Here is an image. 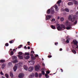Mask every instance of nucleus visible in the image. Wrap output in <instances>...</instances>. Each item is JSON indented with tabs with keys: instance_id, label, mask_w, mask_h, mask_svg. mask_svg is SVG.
I'll list each match as a JSON object with an SVG mask.
<instances>
[{
	"instance_id": "1",
	"label": "nucleus",
	"mask_w": 78,
	"mask_h": 78,
	"mask_svg": "<svg viewBox=\"0 0 78 78\" xmlns=\"http://www.w3.org/2000/svg\"><path fill=\"white\" fill-rule=\"evenodd\" d=\"M57 28L58 31L60 30H64L66 29V27L63 24H61V26H59V24H57Z\"/></svg>"
},
{
	"instance_id": "2",
	"label": "nucleus",
	"mask_w": 78,
	"mask_h": 78,
	"mask_svg": "<svg viewBox=\"0 0 78 78\" xmlns=\"http://www.w3.org/2000/svg\"><path fill=\"white\" fill-rule=\"evenodd\" d=\"M68 19L69 21H71L72 22H73L75 20V22H74V24H76L77 23V20H75V17H72L71 15H69L68 17Z\"/></svg>"
},
{
	"instance_id": "3",
	"label": "nucleus",
	"mask_w": 78,
	"mask_h": 78,
	"mask_svg": "<svg viewBox=\"0 0 78 78\" xmlns=\"http://www.w3.org/2000/svg\"><path fill=\"white\" fill-rule=\"evenodd\" d=\"M65 25L66 26H67L66 27V29L69 30H71V28H72V27H71V25L70 24V23L69 22L67 21H66V23H65Z\"/></svg>"
},
{
	"instance_id": "4",
	"label": "nucleus",
	"mask_w": 78,
	"mask_h": 78,
	"mask_svg": "<svg viewBox=\"0 0 78 78\" xmlns=\"http://www.w3.org/2000/svg\"><path fill=\"white\" fill-rule=\"evenodd\" d=\"M12 59L13 60L12 62L13 63H17V62H18V60H17V57L16 56H12Z\"/></svg>"
},
{
	"instance_id": "5",
	"label": "nucleus",
	"mask_w": 78,
	"mask_h": 78,
	"mask_svg": "<svg viewBox=\"0 0 78 78\" xmlns=\"http://www.w3.org/2000/svg\"><path fill=\"white\" fill-rule=\"evenodd\" d=\"M31 60L30 61V62H32V64H34V59H36V57L34 56H33V57H31Z\"/></svg>"
},
{
	"instance_id": "6",
	"label": "nucleus",
	"mask_w": 78,
	"mask_h": 78,
	"mask_svg": "<svg viewBox=\"0 0 78 78\" xmlns=\"http://www.w3.org/2000/svg\"><path fill=\"white\" fill-rule=\"evenodd\" d=\"M24 76V74L22 73H20L19 75V78H23V77Z\"/></svg>"
},
{
	"instance_id": "7",
	"label": "nucleus",
	"mask_w": 78,
	"mask_h": 78,
	"mask_svg": "<svg viewBox=\"0 0 78 78\" xmlns=\"http://www.w3.org/2000/svg\"><path fill=\"white\" fill-rule=\"evenodd\" d=\"M40 66H37L35 67V70L36 71H39L40 70Z\"/></svg>"
},
{
	"instance_id": "8",
	"label": "nucleus",
	"mask_w": 78,
	"mask_h": 78,
	"mask_svg": "<svg viewBox=\"0 0 78 78\" xmlns=\"http://www.w3.org/2000/svg\"><path fill=\"white\" fill-rule=\"evenodd\" d=\"M33 69H34V67L33 66H31L28 69V70L30 72H32L33 70Z\"/></svg>"
},
{
	"instance_id": "9",
	"label": "nucleus",
	"mask_w": 78,
	"mask_h": 78,
	"mask_svg": "<svg viewBox=\"0 0 78 78\" xmlns=\"http://www.w3.org/2000/svg\"><path fill=\"white\" fill-rule=\"evenodd\" d=\"M19 59H23V57L20 55H18Z\"/></svg>"
},
{
	"instance_id": "10",
	"label": "nucleus",
	"mask_w": 78,
	"mask_h": 78,
	"mask_svg": "<svg viewBox=\"0 0 78 78\" xmlns=\"http://www.w3.org/2000/svg\"><path fill=\"white\" fill-rule=\"evenodd\" d=\"M51 18V16L47 15L46 16V20H49V19Z\"/></svg>"
},
{
	"instance_id": "11",
	"label": "nucleus",
	"mask_w": 78,
	"mask_h": 78,
	"mask_svg": "<svg viewBox=\"0 0 78 78\" xmlns=\"http://www.w3.org/2000/svg\"><path fill=\"white\" fill-rule=\"evenodd\" d=\"M73 42L74 43V45H76V46H77V44H78V41H77L74 40L73 41Z\"/></svg>"
},
{
	"instance_id": "12",
	"label": "nucleus",
	"mask_w": 78,
	"mask_h": 78,
	"mask_svg": "<svg viewBox=\"0 0 78 78\" xmlns=\"http://www.w3.org/2000/svg\"><path fill=\"white\" fill-rule=\"evenodd\" d=\"M17 66H14L13 67V70L14 72H16V70H17Z\"/></svg>"
},
{
	"instance_id": "13",
	"label": "nucleus",
	"mask_w": 78,
	"mask_h": 78,
	"mask_svg": "<svg viewBox=\"0 0 78 78\" xmlns=\"http://www.w3.org/2000/svg\"><path fill=\"white\" fill-rule=\"evenodd\" d=\"M23 68L25 70H28V67L25 65L24 66Z\"/></svg>"
},
{
	"instance_id": "14",
	"label": "nucleus",
	"mask_w": 78,
	"mask_h": 78,
	"mask_svg": "<svg viewBox=\"0 0 78 78\" xmlns=\"http://www.w3.org/2000/svg\"><path fill=\"white\" fill-rule=\"evenodd\" d=\"M51 27L52 28V29H53V30H55V29H56V27L53 25H51Z\"/></svg>"
},
{
	"instance_id": "15",
	"label": "nucleus",
	"mask_w": 78,
	"mask_h": 78,
	"mask_svg": "<svg viewBox=\"0 0 78 78\" xmlns=\"http://www.w3.org/2000/svg\"><path fill=\"white\" fill-rule=\"evenodd\" d=\"M66 42L67 43H69V38L68 37H66Z\"/></svg>"
},
{
	"instance_id": "16",
	"label": "nucleus",
	"mask_w": 78,
	"mask_h": 78,
	"mask_svg": "<svg viewBox=\"0 0 78 78\" xmlns=\"http://www.w3.org/2000/svg\"><path fill=\"white\" fill-rule=\"evenodd\" d=\"M55 9L56 11H57H57H58V10H59V9H58V6H55Z\"/></svg>"
},
{
	"instance_id": "17",
	"label": "nucleus",
	"mask_w": 78,
	"mask_h": 78,
	"mask_svg": "<svg viewBox=\"0 0 78 78\" xmlns=\"http://www.w3.org/2000/svg\"><path fill=\"white\" fill-rule=\"evenodd\" d=\"M34 76V73H32V75L30 76V78H33Z\"/></svg>"
},
{
	"instance_id": "18",
	"label": "nucleus",
	"mask_w": 78,
	"mask_h": 78,
	"mask_svg": "<svg viewBox=\"0 0 78 78\" xmlns=\"http://www.w3.org/2000/svg\"><path fill=\"white\" fill-rule=\"evenodd\" d=\"M72 51L73 53H74V54H76V51H75V50H72Z\"/></svg>"
},
{
	"instance_id": "19",
	"label": "nucleus",
	"mask_w": 78,
	"mask_h": 78,
	"mask_svg": "<svg viewBox=\"0 0 78 78\" xmlns=\"http://www.w3.org/2000/svg\"><path fill=\"white\" fill-rule=\"evenodd\" d=\"M10 76L12 78H13V74L12 72H10Z\"/></svg>"
},
{
	"instance_id": "20",
	"label": "nucleus",
	"mask_w": 78,
	"mask_h": 78,
	"mask_svg": "<svg viewBox=\"0 0 78 78\" xmlns=\"http://www.w3.org/2000/svg\"><path fill=\"white\" fill-rule=\"evenodd\" d=\"M68 5H73V2H69L68 3Z\"/></svg>"
},
{
	"instance_id": "21",
	"label": "nucleus",
	"mask_w": 78,
	"mask_h": 78,
	"mask_svg": "<svg viewBox=\"0 0 78 78\" xmlns=\"http://www.w3.org/2000/svg\"><path fill=\"white\" fill-rule=\"evenodd\" d=\"M30 58V56H27L25 57V59H29Z\"/></svg>"
},
{
	"instance_id": "22",
	"label": "nucleus",
	"mask_w": 78,
	"mask_h": 78,
	"mask_svg": "<svg viewBox=\"0 0 78 78\" xmlns=\"http://www.w3.org/2000/svg\"><path fill=\"white\" fill-rule=\"evenodd\" d=\"M51 14H53L55 13V11L54 10H51Z\"/></svg>"
},
{
	"instance_id": "23",
	"label": "nucleus",
	"mask_w": 78,
	"mask_h": 78,
	"mask_svg": "<svg viewBox=\"0 0 78 78\" xmlns=\"http://www.w3.org/2000/svg\"><path fill=\"white\" fill-rule=\"evenodd\" d=\"M65 11L66 12H69V10L68 9L66 8L65 9Z\"/></svg>"
},
{
	"instance_id": "24",
	"label": "nucleus",
	"mask_w": 78,
	"mask_h": 78,
	"mask_svg": "<svg viewBox=\"0 0 78 78\" xmlns=\"http://www.w3.org/2000/svg\"><path fill=\"white\" fill-rule=\"evenodd\" d=\"M47 14H50V9H49L47 11Z\"/></svg>"
},
{
	"instance_id": "25",
	"label": "nucleus",
	"mask_w": 78,
	"mask_h": 78,
	"mask_svg": "<svg viewBox=\"0 0 78 78\" xmlns=\"http://www.w3.org/2000/svg\"><path fill=\"white\" fill-rule=\"evenodd\" d=\"M14 41V40H12L11 41H9V43H10V44H12V43H13Z\"/></svg>"
},
{
	"instance_id": "26",
	"label": "nucleus",
	"mask_w": 78,
	"mask_h": 78,
	"mask_svg": "<svg viewBox=\"0 0 78 78\" xmlns=\"http://www.w3.org/2000/svg\"><path fill=\"white\" fill-rule=\"evenodd\" d=\"M61 2H62L61 0H59L57 2V4H60V3H61Z\"/></svg>"
},
{
	"instance_id": "27",
	"label": "nucleus",
	"mask_w": 78,
	"mask_h": 78,
	"mask_svg": "<svg viewBox=\"0 0 78 78\" xmlns=\"http://www.w3.org/2000/svg\"><path fill=\"white\" fill-rule=\"evenodd\" d=\"M64 20V19L63 17L61 18H60V21L61 22H62Z\"/></svg>"
},
{
	"instance_id": "28",
	"label": "nucleus",
	"mask_w": 78,
	"mask_h": 78,
	"mask_svg": "<svg viewBox=\"0 0 78 78\" xmlns=\"http://www.w3.org/2000/svg\"><path fill=\"white\" fill-rule=\"evenodd\" d=\"M8 66H11L12 65V63L11 62H9L8 64Z\"/></svg>"
},
{
	"instance_id": "29",
	"label": "nucleus",
	"mask_w": 78,
	"mask_h": 78,
	"mask_svg": "<svg viewBox=\"0 0 78 78\" xmlns=\"http://www.w3.org/2000/svg\"><path fill=\"white\" fill-rule=\"evenodd\" d=\"M18 54L20 55H22V52L20 51L18 53Z\"/></svg>"
},
{
	"instance_id": "30",
	"label": "nucleus",
	"mask_w": 78,
	"mask_h": 78,
	"mask_svg": "<svg viewBox=\"0 0 78 78\" xmlns=\"http://www.w3.org/2000/svg\"><path fill=\"white\" fill-rule=\"evenodd\" d=\"M0 62H5V60H1L0 61Z\"/></svg>"
},
{
	"instance_id": "31",
	"label": "nucleus",
	"mask_w": 78,
	"mask_h": 78,
	"mask_svg": "<svg viewBox=\"0 0 78 78\" xmlns=\"http://www.w3.org/2000/svg\"><path fill=\"white\" fill-rule=\"evenodd\" d=\"M5 76L6 77H7V78H8V77H9V75H8V74H5Z\"/></svg>"
},
{
	"instance_id": "32",
	"label": "nucleus",
	"mask_w": 78,
	"mask_h": 78,
	"mask_svg": "<svg viewBox=\"0 0 78 78\" xmlns=\"http://www.w3.org/2000/svg\"><path fill=\"white\" fill-rule=\"evenodd\" d=\"M5 64H4L2 65V69H3L5 68Z\"/></svg>"
},
{
	"instance_id": "33",
	"label": "nucleus",
	"mask_w": 78,
	"mask_h": 78,
	"mask_svg": "<svg viewBox=\"0 0 78 78\" xmlns=\"http://www.w3.org/2000/svg\"><path fill=\"white\" fill-rule=\"evenodd\" d=\"M35 77H38V74L37 73H35Z\"/></svg>"
},
{
	"instance_id": "34",
	"label": "nucleus",
	"mask_w": 78,
	"mask_h": 78,
	"mask_svg": "<svg viewBox=\"0 0 78 78\" xmlns=\"http://www.w3.org/2000/svg\"><path fill=\"white\" fill-rule=\"evenodd\" d=\"M25 55H30V54L28 52H26Z\"/></svg>"
},
{
	"instance_id": "35",
	"label": "nucleus",
	"mask_w": 78,
	"mask_h": 78,
	"mask_svg": "<svg viewBox=\"0 0 78 78\" xmlns=\"http://www.w3.org/2000/svg\"><path fill=\"white\" fill-rule=\"evenodd\" d=\"M45 76L46 78H48V74H46Z\"/></svg>"
},
{
	"instance_id": "36",
	"label": "nucleus",
	"mask_w": 78,
	"mask_h": 78,
	"mask_svg": "<svg viewBox=\"0 0 78 78\" xmlns=\"http://www.w3.org/2000/svg\"><path fill=\"white\" fill-rule=\"evenodd\" d=\"M54 21H55V19L54 18L52 19L51 20V22H54Z\"/></svg>"
},
{
	"instance_id": "37",
	"label": "nucleus",
	"mask_w": 78,
	"mask_h": 78,
	"mask_svg": "<svg viewBox=\"0 0 78 78\" xmlns=\"http://www.w3.org/2000/svg\"><path fill=\"white\" fill-rule=\"evenodd\" d=\"M42 75H45V72H44V71H42Z\"/></svg>"
},
{
	"instance_id": "38",
	"label": "nucleus",
	"mask_w": 78,
	"mask_h": 78,
	"mask_svg": "<svg viewBox=\"0 0 78 78\" xmlns=\"http://www.w3.org/2000/svg\"><path fill=\"white\" fill-rule=\"evenodd\" d=\"M22 47V45H20L19 46H18V48H20Z\"/></svg>"
},
{
	"instance_id": "39",
	"label": "nucleus",
	"mask_w": 78,
	"mask_h": 78,
	"mask_svg": "<svg viewBox=\"0 0 78 78\" xmlns=\"http://www.w3.org/2000/svg\"><path fill=\"white\" fill-rule=\"evenodd\" d=\"M10 53L11 55H14V52H13V51H11Z\"/></svg>"
},
{
	"instance_id": "40",
	"label": "nucleus",
	"mask_w": 78,
	"mask_h": 78,
	"mask_svg": "<svg viewBox=\"0 0 78 78\" xmlns=\"http://www.w3.org/2000/svg\"><path fill=\"white\" fill-rule=\"evenodd\" d=\"M41 76H42V74L40 73L39 74V78H40V77H41Z\"/></svg>"
},
{
	"instance_id": "41",
	"label": "nucleus",
	"mask_w": 78,
	"mask_h": 78,
	"mask_svg": "<svg viewBox=\"0 0 78 78\" xmlns=\"http://www.w3.org/2000/svg\"><path fill=\"white\" fill-rule=\"evenodd\" d=\"M5 45L6 46H9V44L8 43H6L5 44Z\"/></svg>"
},
{
	"instance_id": "42",
	"label": "nucleus",
	"mask_w": 78,
	"mask_h": 78,
	"mask_svg": "<svg viewBox=\"0 0 78 78\" xmlns=\"http://www.w3.org/2000/svg\"><path fill=\"white\" fill-rule=\"evenodd\" d=\"M74 3H75V5H78V2H77L76 1H75Z\"/></svg>"
},
{
	"instance_id": "43",
	"label": "nucleus",
	"mask_w": 78,
	"mask_h": 78,
	"mask_svg": "<svg viewBox=\"0 0 78 78\" xmlns=\"http://www.w3.org/2000/svg\"><path fill=\"white\" fill-rule=\"evenodd\" d=\"M31 53H33V54H34V52L33 51H31Z\"/></svg>"
},
{
	"instance_id": "44",
	"label": "nucleus",
	"mask_w": 78,
	"mask_h": 78,
	"mask_svg": "<svg viewBox=\"0 0 78 78\" xmlns=\"http://www.w3.org/2000/svg\"><path fill=\"white\" fill-rule=\"evenodd\" d=\"M46 74H49L50 73V72L48 71H46Z\"/></svg>"
},
{
	"instance_id": "45",
	"label": "nucleus",
	"mask_w": 78,
	"mask_h": 78,
	"mask_svg": "<svg viewBox=\"0 0 78 78\" xmlns=\"http://www.w3.org/2000/svg\"><path fill=\"white\" fill-rule=\"evenodd\" d=\"M48 58H51L52 57V56L51 55H48Z\"/></svg>"
},
{
	"instance_id": "46",
	"label": "nucleus",
	"mask_w": 78,
	"mask_h": 78,
	"mask_svg": "<svg viewBox=\"0 0 78 78\" xmlns=\"http://www.w3.org/2000/svg\"><path fill=\"white\" fill-rule=\"evenodd\" d=\"M58 43L57 42L56 43L55 42V45H58Z\"/></svg>"
},
{
	"instance_id": "47",
	"label": "nucleus",
	"mask_w": 78,
	"mask_h": 78,
	"mask_svg": "<svg viewBox=\"0 0 78 78\" xmlns=\"http://www.w3.org/2000/svg\"><path fill=\"white\" fill-rule=\"evenodd\" d=\"M1 75H3V72H2V71H1Z\"/></svg>"
},
{
	"instance_id": "48",
	"label": "nucleus",
	"mask_w": 78,
	"mask_h": 78,
	"mask_svg": "<svg viewBox=\"0 0 78 78\" xmlns=\"http://www.w3.org/2000/svg\"><path fill=\"white\" fill-rule=\"evenodd\" d=\"M27 49H30V47L29 46H28L27 47Z\"/></svg>"
},
{
	"instance_id": "49",
	"label": "nucleus",
	"mask_w": 78,
	"mask_h": 78,
	"mask_svg": "<svg viewBox=\"0 0 78 78\" xmlns=\"http://www.w3.org/2000/svg\"><path fill=\"white\" fill-rule=\"evenodd\" d=\"M30 55L31 57H33V54H30Z\"/></svg>"
},
{
	"instance_id": "50",
	"label": "nucleus",
	"mask_w": 78,
	"mask_h": 78,
	"mask_svg": "<svg viewBox=\"0 0 78 78\" xmlns=\"http://www.w3.org/2000/svg\"><path fill=\"white\" fill-rule=\"evenodd\" d=\"M13 51H16V49H14L13 50Z\"/></svg>"
},
{
	"instance_id": "51",
	"label": "nucleus",
	"mask_w": 78,
	"mask_h": 78,
	"mask_svg": "<svg viewBox=\"0 0 78 78\" xmlns=\"http://www.w3.org/2000/svg\"><path fill=\"white\" fill-rule=\"evenodd\" d=\"M24 48H26V49H27V47H26V46H24Z\"/></svg>"
},
{
	"instance_id": "52",
	"label": "nucleus",
	"mask_w": 78,
	"mask_h": 78,
	"mask_svg": "<svg viewBox=\"0 0 78 78\" xmlns=\"http://www.w3.org/2000/svg\"><path fill=\"white\" fill-rule=\"evenodd\" d=\"M62 72H63V70L62 69H60Z\"/></svg>"
},
{
	"instance_id": "53",
	"label": "nucleus",
	"mask_w": 78,
	"mask_h": 78,
	"mask_svg": "<svg viewBox=\"0 0 78 78\" xmlns=\"http://www.w3.org/2000/svg\"><path fill=\"white\" fill-rule=\"evenodd\" d=\"M35 58L36 57H38V55H35Z\"/></svg>"
},
{
	"instance_id": "54",
	"label": "nucleus",
	"mask_w": 78,
	"mask_h": 78,
	"mask_svg": "<svg viewBox=\"0 0 78 78\" xmlns=\"http://www.w3.org/2000/svg\"><path fill=\"white\" fill-rule=\"evenodd\" d=\"M62 49L61 48L60 49V51H62Z\"/></svg>"
},
{
	"instance_id": "55",
	"label": "nucleus",
	"mask_w": 78,
	"mask_h": 78,
	"mask_svg": "<svg viewBox=\"0 0 78 78\" xmlns=\"http://www.w3.org/2000/svg\"><path fill=\"white\" fill-rule=\"evenodd\" d=\"M27 44H30V41H28L27 42Z\"/></svg>"
},
{
	"instance_id": "56",
	"label": "nucleus",
	"mask_w": 78,
	"mask_h": 78,
	"mask_svg": "<svg viewBox=\"0 0 78 78\" xmlns=\"http://www.w3.org/2000/svg\"><path fill=\"white\" fill-rule=\"evenodd\" d=\"M42 65L44 66H45V64H44V63H43Z\"/></svg>"
},
{
	"instance_id": "57",
	"label": "nucleus",
	"mask_w": 78,
	"mask_h": 78,
	"mask_svg": "<svg viewBox=\"0 0 78 78\" xmlns=\"http://www.w3.org/2000/svg\"><path fill=\"white\" fill-rule=\"evenodd\" d=\"M58 19H59V17H58Z\"/></svg>"
},
{
	"instance_id": "58",
	"label": "nucleus",
	"mask_w": 78,
	"mask_h": 78,
	"mask_svg": "<svg viewBox=\"0 0 78 78\" xmlns=\"http://www.w3.org/2000/svg\"><path fill=\"white\" fill-rule=\"evenodd\" d=\"M49 55H51V53L49 52Z\"/></svg>"
},
{
	"instance_id": "59",
	"label": "nucleus",
	"mask_w": 78,
	"mask_h": 78,
	"mask_svg": "<svg viewBox=\"0 0 78 78\" xmlns=\"http://www.w3.org/2000/svg\"><path fill=\"white\" fill-rule=\"evenodd\" d=\"M76 48L78 49V46L76 47Z\"/></svg>"
},
{
	"instance_id": "60",
	"label": "nucleus",
	"mask_w": 78,
	"mask_h": 78,
	"mask_svg": "<svg viewBox=\"0 0 78 78\" xmlns=\"http://www.w3.org/2000/svg\"><path fill=\"white\" fill-rule=\"evenodd\" d=\"M10 50H11V51H12V49H10Z\"/></svg>"
},
{
	"instance_id": "61",
	"label": "nucleus",
	"mask_w": 78,
	"mask_h": 78,
	"mask_svg": "<svg viewBox=\"0 0 78 78\" xmlns=\"http://www.w3.org/2000/svg\"><path fill=\"white\" fill-rule=\"evenodd\" d=\"M2 78H5V77H2Z\"/></svg>"
},
{
	"instance_id": "62",
	"label": "nucleus",
	"mask_w": 78,
	"mask_h": 78,
	"mask_svg": "<svg viewBox=\"0 0 78 78\" xmlns=\"http://www.w3.org/2000/svg\"><path fill=\"white\" fill-rule=\"evenodd\" d=\"M28 45H30V44L28 43Z\"/></svg>"
},
{
	"instance_id": "63",
	"label": "nucleus",
	"mask_w": 78,
	"mask_h": 78,
	"mask_svg": "<svg viewBox=\"0 0 78 78\" xmlns=\"http://www.w3.org/2000/svg\"><path fill=\"white\" fill-rule=\"evenodd\" d=\"M76 14H78V12H76Z\"/></svg>"
},
{
	"instance_id": "64",
	"label": "nucleus",
	"mask_w": 78,
	"mask_h": 78,
	"mask_svg": "<svg viewBox=\"0 0 78 78\" xmlns=\"http://www.w3.org/2000/svg\"><path fill=\"white\" fill-rule=\"evenodd\" d=\"M77 9H78V7H77Z\"/></svg>"
}]
</instances>
